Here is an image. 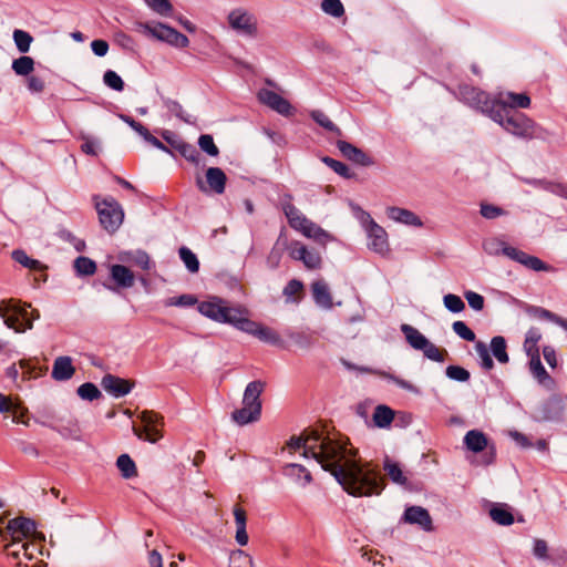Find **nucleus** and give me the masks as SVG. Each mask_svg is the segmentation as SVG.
Wrapping results in <instances>:
<instances>
[{
	"label": "nucleus",
	"instance_id": "nucleus-42",
	"mask_svg": "<svg viewBox=\"0 0 567 567\" xmlns=\"http://www.w3.org/2000/svg\"><path fill=\"white\" fill-rule=\"evenodd\" d=\"M491 350L499 363H507L509 357L506 351V341L503 337L496 336L491 341Z\"/></svg>",
	"mask_w": 567,
	"mask_h": 567
},
{
	"label": "nucleus",
	"instance_id": "nucleus-61",
	"mask_svg": "<svg viewBox=\"0 0 567 567\" xmlns=\"http://www.w3.org/2000/svg\"><path fill=\"white\" fill-rule=\"evenodd\" d=\"M452 329L461 339L470 342L475 341V333L466 326L464 321L453 322Z\"/></svg>",
	"mask_w": 567,
	"mask_h": 567
},
{
	"label": "nucleus",
	"instance_id": "nucleus-25",
	"mask_svg": "<svg viewBox=\"0 0 567 567\" xmlns=\"http://www.w3.org/2000/svg\"><path fill=\"white\" fill-rule=\"evenodd\" d=\"M386 216L400 224H404L406 226H413V227H422L423 221L421 218L414 214L412 210L391 206L386 208Z\"/></svg>",
	"mask_w": 567,
	"mask_h": 567
},
{
	"label": "nucleus",
	"instance_id": "nucleus-22",
	"mask_svg": "<svg viewBox=\"0 0 567 567\" xmlns=\"http://www.w3.org/2000/svg\"><path fill=\"white\" fill-rule=\"evenodd\" d=\"M504 256L535 271L548 270V266L538 257L530 256L527 252L512 246L505 248Z\"/></svg>",
	"mask_w": 567,
	"mask_h": 567
},
{
	"label": "nucleus",
	"instance_id": "nucleus-60",
	"mask_svg": "<svg viewBox=\"0 0 567 567\" xmlns=\"http://www.w3.org/2000/svg\"><path fill=\"white\" fill-rule=\"evenodd\" d=\"M443 302H444V306L451 312H454V313L461 312L465 308V303L463 302L461 297L453 295V293L445 295L443 298Z\"/></svg>",
	"mask_w": 567,
	"mask_h": 567
},
{
	"label": "nucleus",
	"instance_id": "nucleus-48",
	"mask_svg": "<svg viewBox=\"0 0 567 567\" xmlns=\"http://www.w3.org/2000/svg\"><path fill=\"white\" fill-rule=\"evenodd\" d=\"M78 395L86 401H93L101 396V391L91 382L83 383L78 388Z\"/></svg>",
	"mask_w": 567,
	"mask_h": 567
},
{
	"label": "nucleus",
	"instance_id": "nucleus-64",
	"mask_svg": "<svg viewBox=\"0 0 567 567\" xmlns=\"http://www.w3.org/2000/svg\"><path fill=\"white\" fill-rule=\"evenodd\" d=\"M165 106H166V109H167V111L169 113H172L173 115H175L179 120H182V121H184L186 123L190 122L189 118H188L187 113L184 111L183 106L177 101L168 99V100L165 101Z\"/></svg>",
	"mask_w": 567,
	"mask_h": 567
},
{
	"label": "nucleus",
	"instance_id": "nucleus-27",
	"mask_svg": "<svg viewBox=\"0 0 567 567\" xmlns=\"http://www.w3.org/2000/svg\"><path fill=\"white\" fill-rule=\"evenodd\" d=\"M463 442L465 447L473 453L483 452L488 446L487 436L480 430L468 431L465 434Z\"/></svg>",
	"mask_w": 567,
	"mask_h": 567
},
{
	"label": "nucleus",
	"instance_id": "nucleus-63",
	"mask_svg": "<svg viewBox=\"0 0 567 567\" xmlns=\"http://www.w3.org/2000/svg\"><path fill=\"white\" fill-rule=\"evenodd\" d=\"M537 184L550 193L567 199V185L561 183H551L547 181H538Z\"/></svg>",
	"mask_w": 567,
	"mask_h": 567
},
{
	"label": "nucleus",
	"instance_id": "nucleus-49",
	"mask_svg": "<svg viewBox=\"0 0 567 567\" xmlns=\"http://www.w3.org/2000/svg\"><path fill=\"white\" fill-rule=\"evenodd\" d=\"M103 82L114 91L122 92L124 90V82L122 78L113 70L105 71Z\"/></svg>",
	"mask_w": 567,
	"mask_h": 567
},
{
	"label": "nucleus",
	"instance_id": "nucleus-14",
	"mask_svg": "<svg viewBox=\"0 0 567 567\" xmlns=\"http://www.w3.org/2000/svg\"><path fill=\"white\" fill-rule=\"evenodd\" d=\"M227 176L219 167H209L205 173V181L200 177L196 178V185L203 193H215L221 195L225 192Z\"/></svg>",
	"mask_w": 567,
	"mask_h": 567
},
{
	"label": "nucleus",
	"instance_id": "nucleus-34",
	"mask_svg": "<svg viewBox=\"0 0 567 567\" xmlns=\"http://www.w3.org/2000/svg\"><path fill=\"white\" fill-rule=\"evenodd\" d=\"M489 516L498 525L508 526L514 523V516L506 504H496L489 509Z\"/></svg>",
	"mask_w": 567,
	"mask_h": 567
},
{
	"label": "nucleus",
	"instance_id": "nucleus-17",
	"mask_svg": "<svg viewBox=\"0 0 567 567\" xmlns=\"http://www.w3.org/2000/svg\"><path fill=\"white\" fill-rule=\"evenodd\" d=\"M239 330L255 336L259 340L278 346L281 342L279 334L271 328L265 327L257 323L248 318V311L246 310L245 316L238 327Z\"/></svg>",
	"mask_w": 567,
	"mask_h": 567
},
{
	"label": "nucleus",
	"instance_id": "nucleus-58",
	"mask_svg": "<svg viewBox=\"0 0 567 567\" xmlns=\"http://www.w3.org/2000/svg\"><path fill=\"white\" fill-rule=\"evenodd\" d=\"M25 540L19 542V540H9L8 544H6L4 549L7 551V555L9 557H12L14 559H18L17 566H22V559L23 557V549H21V544Z\"/></svg>",
	"mask_w": 567,
	"mask_h": 567
},
{
	"label": "nucleus",
	"instance_id": "nucleus-28",
	"mask_svg": "<svg viewBox=\"0 0 567 567\" xmlns=\"http://www.w3.org/2000/svg\"><path fill=\"white\" fill-rule=\"evenodd\" d=\"M311 290L315 302L319 307L324 309H330L332 307V297L328 285L323 280L312 282Z\"/></svg>",
	"mask_w": 567,
	"mask_h": 567
},
{
	"label": "nucleus",
	"instance_id": "nucleus-56",
	"mask_svg": "<svg viewBox=\"0 0 567 567\" xmlns=\"http://www.w3.org/2000/svg\"><path fill=\"white\" fill-rule=\"evenodd\" d=\"M483 247L488 255L497 256L501 254L504 255V250L508 247V245L497 238H489L484 241Z\"/></svg>",
	"mask_w": 567,
	"mask_h": 567
},
{
	"label": "nucleus",
	"instance_id": "nucleus-62",
	"mask_svg": "<svg viewBox=\"0 0 567 567\" xmlns=\"http://www.w3.org/2000/svg\"><path fill=\"white\" fill-rule=\"evenodd\" d=\"M476 352L482 361V368L485 370H492L494 368L493 359L491 358L488 350L482 341L476 342L475 344Z\"/></svg>",
	"mask_w": 567,
	"mask_h": 567
},
{
	"label": "nucleus",
	"instance_id": "nucleus-21",
	"mask_svg": "<svg viewBox=\"0 0 567 567\" xmlns=\"http://www.w3.org/2000/svg\"><path fill=\"white\" fill-rule=\"evenodd\" d=\"M257 96L260 103L269 106L271 110L278 112L279 114L285 116L292 114V107L290 103L278 93L268 89H261Z\"/></svg>",
	"mask_w": 567,
	"mask_h": 567
},
{
	"label": "nucleus",
	"instance_id": "nucleus-44",
	"mask_svg": "<svg viewBox=\"0 0 567 567\" xmlns=\"http://www.w3.org/2000/svg\"><path fill=\"white\" fill-rule=\"evenodd\" d=\"M13 40H14L18 51L20 53H27L30 50L33 38L29 32L20 30V29H16L13 31Z\"/></svg>",
	"mask_w": 567,
	"mask_h": 567
},
{
	"label": "nucleus",
	"instance_id": "nucleus-5",
	"mask_svg": "<svg viewBox=\"0 0 567 567\" xmlns=\"http://www.w3.org/2000/svg\"><path fill=\"white\" fill-rule=\"evenodd\" d=\"M244 307H230L228 302L221 298L214 297L198 305V311L217 322L229 323L238 329L245 312Z\"/></svg>",
	"mask_w": 567,
	"mask_h": 567
},
{
	"label": "nucleus",
	"instance_id": "nucleus-3",
	"mask_svg": "<svg viewBox=\"0 0 567 567\" xmlns=\"http://www.w3.org/2000/svg\"><path fill=\"white\" fill-rule=\"evenodd\" d=\"M266 388V382L255 380L247 384L244 396L243 406L231 413V419L239 425H246L260 419L262 403L260 395Z\"/></svg>",
	"mask_w": 567,
	"mask_h": 567
},
{
	"label": "nucleus",
	"instance_id": "nucleus-33",
	"mask_svg": "<svg viewBox=\"0 0 567 567\" xmlns=\"http://www.w3.org/2000/svg\"><path fill=\"white\" fill-rule=\"evenodd\" d=\"M372 420L377 427H389L394 420V411L388 405L380 404L374 409Z\"/></svg>",
	"mask_w": 567,
	"mask_h": 567
},
{
	"label": "nucleus",
	"instance_id": "nucleus-57",
	"mask_svg": "<svg viewBox=\"0 0 567 567\" xmlns=\"http://www.w3.org/2000/svg\"><path fill=\"white\" fill-rule=\"evenodd\" d=\"M322 162L342 177L351 178L353 176V174L350 172V168L342 162L328 156L323 157Z\"/></svg>",
	"mask_w": 567,
	"mask_h": 567
},
{
	"label": "nucleus",
	"instance_id": "nucleus-35",
	"mask_svg": "<svg viewBox=\"0 0 567 567\" xmlns=\"http://www.w3.org/2000/svg\"><path fill=\"white\" fill-rule=\"evenodd\" d=\"M383 468L389 476V478L399 485H406L408 477L404 475V472L401 465L396 462H393L389 457H385L383 463Z\"/></svg>",
	"mask_w": 567,
	"mask_h": 567
},
{
	"label": "nucleus",
	"instance_id": "nucleus-16",
	"mask_svg": "<svg viewBox=\"0 0 567 567\" xmlns=\"http://www.w3.org/2000/svg\"><path fill=\"white\" fill-rule=\"evenodd\" d=\"M530 97L526 93L501 92L494 97V110L502 113V109L509 112H517L516 109H528Z\"/></svg>",
	"mask_w": 567,
	"mask_h": 567
},
{
	"label": "nucleus",
	"instance_id": "nucleus-40",
	"mask_svg": "<svg viewBox=\"0 0 567 567\" xmlns=\"http://www.w3.org/2000/svg\"><path fill=\"white\" fill-rule=\"evenodd\" d=\"M311 118L324 130L334 133L338 136L342 135L341 130L322 111L315 110L310 113Z\"/></svg>",
	"mask_w": 567,
	"mask_h": 567
},
{
	"label": "nucleus",
	"instance_id": "nucleus-38",
	"mask_svg": "<svg viewBox=\"0 0 567 567\" xmlns=\"http://www.w3.org/2000/svg\"><path fill=\"white\" fill-rule=\"evenodd\" d=\"M12 70L17 75H30L34 70V60L29 55H22L13 60Z\"/></svg>",
	"mask_w": 567,
	"mask_h": 567
},
{
	"label": "nucleus",
	"instance_id": "nucleus-4",
	"mask_svg": "<svg viewBox=\"0 0 567 567\" xmlns=\"http://www.w3.org/2000/svg\"><path fill=\"white\" fill-rule=\"evenodd\" d=\"M284 213L291 228L315 240L320 246L326 247L328 243L336 240L333 235L308 219L293 204L286 203Z\"/></svg>",
	"mask_w": 567,
	"mask_h": 567
},
{
	"label": "nucleus",
	"instance_id": "nucleus-13",
	"mask_svg": "<svg viewBox=\"0 0 567 567\" xmlns=\"http://www.w3.org/2000/svg\"><path fill=\"white\" fill-rule=\"evenodd\" d=\"M288 250L290 258L301 261L309 270H317L322 266L321 255L316 249H309L301 241H291Z\"/></svg>",
	"mask_w": 567,
	"mask_h": 567
},
{
	"label": "nucleus",
	"instance_id": "nucleus-18",
	"mask_svg": "<svg viewBox=\"0 0 567 567\" xmlns=\"http://www.w3.org/2000/svg\"><path fill=\"white\" fill-rule=\"evenodd\" d=\"M367 233L370 239L369 247L378 254H385L389 250L386 231L369 214H367Z\"/></svg>",
	"mask_w": 567,
	"mask_h": 567
},
{
	"label": "nucleus",
	"instance_id": "nucleus-59",
	"mask_svg": "<svg viewBox=\"0 0 567 567\" xmlns=\"http://www.w3.org/2000/svg\"><path fill=\"white\" fill-rule=\"evenodd\" d=\"M445 374L447 378L460 382H466L471 377L470 372L460 365H449L445 370Z\"/></svg>",
	"mask_w": 567,
	"mask_h": 567
},
{
	"label": "nucleus",
	"instance_id": "nucleus-41",
	"mask_svg": "<svg viewBox=\"0 0 567 567\" xmlns=\"http://www.w3.org/2000/svg\"><path fill=\"white\" fill-rule=\"evenodd\" d=\"M303 295V284L298 279H291L284 288V296L288 301L299 302Z\"/></svg>",
	"mask_w": 567,
	"mask_h": 567
},
{
	"label": "nucleus",
	"instance_id": "nucleus-1",
	"mask_svg": "<svg viewBox=\"0 0 567 567\" xmlns=\"http://www.w3.org/2000/svg\"><path fill=\"white\" fill-rule=\"evenodd\" d=\"M291 450H303V456L315 458L324 471L330 472L342 487L353 496L379 495L383 480L375 468L362 466L353 458L347 441L323 435L317 430H307L288 442Z\"/></svg>",
	"mask_w": 567,
	"mask_h": 567
},
{
	"label": "nucleus",
	"instance_id": "nucleus-30",
	"mask_svg": "<svg viewBox=\"0 0 567 567\" xmlns=\"http://www.w3.org/2000/svg\"><path fill=\"white\" fill-rule=\"evenodd\" d=\"M401 331L404 334L406 342L415 350H422L425 346L429 339L423 336L416 328L403 323L401 326Z\"/></svg>",
	"mask_w": 567,
	"mask_h": 567
},
{
	"label": "nucleus",
	"instance_id": "nucleus-12",
	"mask_svg": "<svg viewBox=\"0 0 567 567\" xmlns=\"http://www.w3.org/2000/svg\"><path fill=\"white\" fill-rule=\"evenodd\" d=\"M47 367H41L32 362V360H20L18 364L13 363L6 370L7 378L20 388V381H29L38 379L47 372Z\"/></svg>",
	"mask_w": 567,
	"mask_h": 567
},
{
	"label": "nucleus",
	"instance_id": "nucleus-32",
	"mask_svg": "<svg viewBox=\"0 0 567 567\" xmlns=\"http://www.w3.org/2000/svg\"><path fill=\"white\" fill-rule=\"evenodd\" d=\"M288 247L289 245L287 238L280 235L267 257V265L269 268H278L282 258L284 250L286 248L288 249Z\"/></svg>",
	"mask_w": 567,
	"mask_h": 567
},
{
	"label": "nucleus",
	"instance_id": "nucleus-9",
	"mask_svg": "<svg viewBox=\"0 0 567 567\" xmlns=\"http://www.w3.org/2000/svg\"><path fill=\"white\" fill-rule=\"evenodd\" d=\"M95 206L103 228L110 233L115 231L123 221L124 214L121 205L110 197L102 202H96Z\"/></svg>",
	"mask_w": 567,
	"mask_h": 567
},
{
	"label": "nucleus",
	"instance_id": "nucleus-7",
	"mask_svg": "<svg viewBox=\"0 0 567 567\" xmlns=\"http://www.w3.org/2000/svg\"><path fill=\"white\" fill-rule=\"evenodd\" d=\"M458 99L468 106L480 110L492 118V110H494V99L491 95L472 85L462 84L458 86Z\"/></svg>",
	"mask_w": 567,
	"mask_h": 567
},
{
	"label": "nucleus",
	"instance_id": "nucleus-31",
	"mask_svg": "<svg viewBox=\"0 0 567 567\" xmlns=\"http://www.w3.org/2000/svg\"><path fill=\"white\" fill-rule=\"evenodd\" d=\"M529 371L539 384L549 386L553 383L551 377L542 364L540 355L529 358Z\"/></svg>",
	"mask_w": 567,
	"mask_h": 567
},
{
	"label": "nucleus",
	"instance_id": "nucleus-19",
	"mask_svg": "<svg viewBox=\"0 0 567 567\" xmlns=\"http://www.w3.org/2000/svg\"><path fill=\"white\" fill-rule=\"evenodd\" d=\"M403 520L411 525H417L424 532H433V520L429 511L422 506H409L403 514Z\"/></svg>",
	"mask_w": 567,
	"mask_h": 567
},
{
	"label": "nucleus",
	"instance_id": "nucleus-24",
	"mask_svg": "<svg viewBox=\"0 0 567 567\" xmlns=\"http://www.w3.org/2000/svg\"><path fill=\"white\" fill-rule=\"evenodd\" d=\"M337 147L346 158L358 165L371 166L374 163L373 159L367 153H364L362 150L358 148L357 146L352 145L349 142L340 140L337 142Z\"/></svg>",
	"mask_w": 567,
	"mask_h": 567
},
{
	"label": "nucleus",
	"instance_id": "nucleus-11",
	"mask_svg": "<svg viewBox=\"0 0 567 567\" xmlns=\"http://www.w3.org/2000/svg\"><path fill=\"white\" fill-rule=\"evenodd\" d=\"M4 522L1 519L0 524ZM35 533V524L33 520L25 517H18L10 519L2 528L0 526V536L4 540H25Z\"/></svg>",
	"mask_w": 567,
	"mask_h": 567
},
{
	"label": "nucleus",
	"instance_id": "nucleus-8",
	"mask_svg": "<svg viewBox=\"0 0 567 567\" xmlns=\"http://www.w3.org/2000/svg\"><path fill=\"white\" fill-rule=\"evenodd\" d=\"M140 417L143 426H133V432L138 439L156 443L163 437L162 427L164 425V419L161 414L145 410L141 413Z\"/></svg>",
	"mask_w": 567,
	"mask_h": 567
},
{
	"label": "nucleus",
	"instance_id": "nucleus-2",
	"mask_svg": "<svg viewBox=\"0 0 567 567\" xmlns=\"http://www.w3.org/2000/svg\"><path fill=\"white\" fill-rule=\"evenodd\" d=\"M501 112L493 111L492 120L506 132L525 140L545 138L547 132L524 113H508L505 109H502Z\"/></svg>",
	"mask_w": 567,
	"mask_h": 567
},
{
	"label": "nucleus",
	"instance_id": "nucleus-51",
	"mask_svg": "<svg viewBox=\"0 0 567 567\" xmlns=\"http://www.w3.org/2000/svg\"><path fill=\"white\" fill-rule=\"evenodd\" d=\"M82 144H81V151L87 155L96 156L100 152V142L91 137L86 134H81L80 136Z\"/></svg>",
	"mask_w": 567,
	"mask_h": 567
},
{
	"label": "nucleus",
	"instance_id": "nucleus-37",
	"mask_svg": "<svg viewBox=\"0 0 567 567\" xmlns=\"http://www.w3.org/2000/svg\"><path fill=\"white\" fill-rule=\"evenodd\" d=\"M73 268L78 276H92L96 271V264L89 257L80 256L73 262Z\"/></svg>",
	"mask_w": 567,
	"mask_h": 567
},
{
	"label": "nucleus",
	"instance_id": "nucleus-10",
	"mask_svg": "<svg viewBox=\"0 0 567 567\" xmlns=\"http://www.w3.org/2000/svg\"><path fill=\"white\" fill-rule=\"evenodd\" d=\"M142 27L147 34L175 48L184 49L189 44V40L185 34L167 24L161 22L156 24L145 23Z\"/></svg>",
	"mask_w": 567,
	"mask_h": 567
},
{
	"label": "nucleus",
	"instance_id": "nucleus-45",
	"mask_svg": "<svg viewBox=\"0 0 567 567\" xmlns=\"http://www.w3.org/2000/svg\"><path fill=\"white\" fill-rule=\"evenodd\" d=\"M179 257L185 264L188 271L192 274H196L199 270V261L196 257V255L187 247H181L179 248Z\"/></svg>",
	"mask_w": 567,
	"mask_h": 567
},
{
	"label": "nucleus",
	"instance_id": "nucleus-46",
	"mask_svg": "<svg viewBox=\"0 0 567 567\" xmlns=\"http://www.w3.org/2000/svg\"><path fill=\"white\" fill-rule=\"evenodd\" d=\"M421 351L427 359L435 362H444L445 357L447 355V351L445 349H440L430 340L426 342V346Z\"/></svg>",
	"mask_w": 567,
	"mask_h": 567
},
{
	"label": "nucleus",
	"instance_id": "nucleus-20",
	"mask_svg": "<svg viewBox=\"0 0 567 567\" xmlns=\"http://www.w3.org/2000/svg\"><path fill=\"white\" fill-rule=\"evenodd\" d=\"M110 276L115 286L104 284V287L111 291H117L120 288H131L134 286L135 276L133 271L123 265H112L110 267Z\"/></svg>",
	"mask_w": 567,
	"mask_h": 567
},
{
	"label": "nucleus",
	"instance_id": "nucleus-6",
	"mask_svg": "<svg viewBox=\"0 0 567 567\" xmlns=\"http://www.w3.org/2000/svg\"><path fill=\"white\" fill-rule=\"evenodd\" d=\"M35 316L30 319L28 310L23 308L18 300H1L0 301V318L3 319L4 324L13 329L16 332H24L32 329V320L39 318V312L33 311Z\"/></svg>",
	"mask_w": 567,
	"mask_h": 567
},
{
	"label": "nucleus",
	"instance_id": "nucleus-29",
	"mask_svg": "<svg viewBox=\"0 0 567 567\" xmlns=\"http://www.w3.org/2000/svg\"><path fill=\"white\" fill-rule=\"evenodd\" d=\"M234 517H235V524H236V542L240 546H246L248 544V534L246 532V523H247V514L246 511L239 506L236 505L234 507Z\"/></svg>",
	"mask_w": 567,
	"mask_h": 567
},
{
	"label": "nucleus",
	"instance_id": "nucleus-23",
	"mask_svg": "<svg viewBox=\"0 0 567 567\" xmlns=\"http://www.w3.org/2000/svg\"><path fill=\"white\" fill-rule=\"evenodd\" d=\"M101 384L107 393L114 395L115 398L126 395L127 393L131 392L134 385L133 382L113 374L104 375Z\"/></svg>",
	"mask_w": 567,
	"mask_h": 567
},
{
	"label": "nucleus",
	"instance_id": "nucleus-26",
	"mask_svg": "<svg viewBox=\"0 0 567 567\" xmlns=\"http://www.w3.org/2000/svg\"><path fill=\"white\" fill-rule=\"evenodd\" d=\"M75 373L72 359L66 355L58 357L54 360L51 377L56 381L70 380Z\"/></svg>",
	"mask_w": 567,
	"mask_h": 567
},
{
	"label": "nucleus",
	"instance_id": "nucleus-39",
	"mask_svg": "<svg viewBox=\"0 0 567 567\" xmlns=\"http://www.w3.org/2000/svg\"><path fill=\"white\" fill-rule=\"evenodd\" d=\"M116 466L121 471V474L124 478H132L137 476L136 465L127 454H122L117 457Z\"/></svg>",
	"mask_w": 567,
	"mask_h": 567
},
{
	"label": "nucleus",
	"instance_id": "nucleus-36",
	"mask_svg": "<svg viewBox=\"0 0 567 567\" xmlns=\"http://www.w3.org/2000/svg\"><path fill=\"white\" fill-rule=\"evenodd\" d=\"M542 339V333L537 328H530L525 337L524 350L528 358L537 357L539 354L538 342Z\"/></svg>",
	"mask_w": 567,
	"mask_h": 567
},
{
	"label": "nucleus",
	"instance_id": "nucleus-43",
	"mask_svg": "<svg viewBox=\"0 0 567 567\" xmlns=\"http://www.w3.org/2000/svg\"><path fill=\"white\" fill-rule=\"evenodd\" d=\"M12 259L22 265L25 268H29L31 270H42L43 266L42 264L37 260L30 258L24 250L17 249L12 251Z\"/></svg>",
	"mask_w": 567,
	"mask_h": 567
},
{
	"label": "nucleus",
	"instance_id": "nucleus-47",
	"mask_svg": "<svg viewBox=\"0 0 567 567\" xmlns=\"http://www.w3.org/2000/svg\"><path fill=\"white\" fill-rule=\"evenodd\" d=\"M321 10L333 18H340L344 14V7L340 0H322Z\"/></svg>",
	"mask_w": 567,
	"mask_h": 567
},
{
	"label": "nucleus",
	"instance_id": "nucleus-50",
	"mask_svg": "<svg viewBox=\"0 0 567 567\" xmlns=\"http://www.w3.org/2000/svg\"><path fill=\"white\" fill-rule=\"evenodd\" d=\"M177 152L192 164H200V154L194 145L185 142L183 145H179V151Z\"/></svg>",
	"mask_w": 567,
	"mask_h": 567
},
{
	"label": "nucleus",
	"instance_id": "nucleus-52",
	"mask_svg": "<svg viewBox=\"0 0 567 567\" xmlns=\"http://www.w3.org/2000/svg\"><path fill=\"white\" fill-rule=\"evenodd\" d=\"M229 567H252V559L248 554L239 549L231 553Z\"/></svg>",
	"mask_w": 567,
	"mask_h": 567
},
{
	"label": "nucleus",
	"instance_id": "nucleus-54",
	"mask_svg": "<svg viewBox=\"0 0 567 567\" xmlns=\"http://www.w3.org/2000/svg\"><path fill=\"white\" fill-rule=\"evenodd\" d=\"M146 4L156 13L167 17L173 11V6L169 0H144Z\"/></svg>",
	"mask_w": 567,
	"mask_h": 567
},
{
	"label": "nucleus",
	"instance_id": "nucleus-15",
	"mask_svg": "<svg viewBox=\"0 0 567 567\" xmlns=\"http://www.w3.org/2000/svg\"><path fill=\"white\" fill-rule=\"evenodd\" d=\"M228 23L239 34L245 37H255L257 34L256 18L248 11L235 9L228 14Z\"/></svg>",
	"mask_w": 567,
	"mask_h": 567
},
{
	"label": "nucleus",
	"instance_id": "nucleus-55",
	"mask_svg": "<svg viewBox=\"0 0 567 567\" xmlns=\"http://www.w3.org/2000/svg\"><path fill=\"white\" fill-rule=\"evenodd\" d=\"M198 145L200 150L210 156H218L219 148L214 143V138L209 134H203L198 138Z\"/></svg>",
	"mask_w": 567,
	"mask_h": 567
},
{
	"label": "nucleus",
	"instance_id": "nucleus-53",
	"mask_svg": "<svg viewBox=\"0 0 567 567\" xmlns=\"http://www.w3.org/2000/svg\"><path fill=\"white\" fill-rule=\"evenodd\" d=\"M197 303V299L193 295H182L172 297L164 301L166 307H192Z\"/></svg>",
	"mask_w": 567,
	"mask_h": 567
}]
</instances>
